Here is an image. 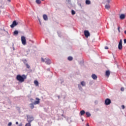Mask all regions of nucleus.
I'll list each match as a JSON object with an SVG mask.
<instances>
[{"label": "nucleus", "instance_id": "nucleus-9", "mask_svg": "<svg viewBox=\"0 0 126 126\" xmlns=\"http://www.w3.org/2000/svg\"><path fill=\"white\" fill-rule=\"evenodd\" d=\"M45 63H46V64H51L52 63V62L51 61V60L49 58H45Z\"/></svg>", "mask_w": 126, "mask_h": 126}, {"label": "nucleus", "instance_id": "nucleus-30", "mask_svg": "<svg viewBox=\"0 0 126 126\" xmlns=\"http://www.w3.org/2000/svg\"><path fill=\"white\" fill-rule=\"evenodd\" d=\"M120 29H121V28L120 27H118L117 29H118L119 33H121V30H120Z\"/></svg>", "mask_w": 126, "mask_h": 126}, {"label": "nucleus", "instance_id": "nucleus-18", "mask_svg": "<svg viewBox=\"0 0 126 126\" xmlns=\"http://www.w3.org/2000/svg\"><path fill=\"white\" fill-rule=\"evenodd\" d=\"M86 115L88 118H89V117H91V114L89 113V112H86Z\"/></svg>", "mask_w": 126, "mask_h": 126}, {"label": "nucleus", "instance_id": "nucleus-44", "mask_svg": "<svg viewBox=\"0 0 126 126\" xmlns=\"http://www.w3.org/2000/svg\"><path fill=\"white\" fill-rule=\"evenodd\" d=\"M38 20H39V23H40V25H41V21L40 20V19H39Z\"/></svg>", "mask_w": 126, "mask_h": 126}, {"label": "nucleus", "instance_id": "nucleus-29", "mask_svg": "<svg viewBox=\"0 0 126 126\" xmlns=\"http://www.w3.org/2000/svg\"><path fill=\"white\" fill-rule=\"evenodd\" d=\"M41 62H42V63H45V59H44V58H41Z\"/></svg>", "mask_w": 126, "mask_h": 126}, {"label": "nucleus", "instance_id": "nucleus-16", "mask_svg": "<svg viewBox=\"0 0 126 126\" xmlns=\"http://www.w3.org/2000/svg\"><path fill=\"white\" fill-rule=\"evenodd\" d=\"M86 112H85V111L84 110H82L80 111V114L81 116H83L85 114H86Z\"/></svg>", "mask_w": 126, "mask_h": 126}, {"label": "nucleus", "instance_id": "nucleus-26", "mask_svg": "<svg viewBox=\"0 0 126 126\" xmlns=\"http://www.w3.org/2000/svg\"><path fill=\"white\" fill-rule=\"evenodd\" d=\"M23 63H24V64H27V60L26 59H25L24 61H23Z\"/></svg>", "mask_w": 126, "mask_h": 126}, {"label": "nucleus", "instance_id": "nucleus-33", "mask_svg": "<svg viewBox=\"0 0 126 126\" xmlns=\"http://www.w3.org/2000/svg\"><path fill=\"white\" fill-rule=\"evenodd\" d=\"M27 53V55H29L30 53V51L28 50L26 51Z\"/></svg>", "mask_w": 126, "mask_h": 126}, {"label": "nucleus", "instance_id": "nucleus-13", "mask_svg": "<svg viewBox=\"0 0 126 126\" xmlns=\"http://www.w3.org/2000/svg\"><path fill=\"white\" fill-rule=\"evenodd\" d=\"M19 33V32H18V31L17 30H15L14 31L13 33V35L14 36H17V35Z\"/></svg>", "mask_w": 126, "mask_h": 126}, {"label": "nucleus", "instance_id": "nucleus-32", "mask_svg": "<svg viewBox=\"0 0 126 126\" xmlns=\"http://www.w3.org/2000/svg\"><path fill=\"white\" fill-rule=\"evenodd\" d=\"M121 107H122V109H123V110H125V105H122Z\"/></svg>", "mask_w": 126, "mask_h": 126}, {"label": "nucleus", "instance_id": "nucleus-10", "mask_svg": "<svg viewBox=\"0 0 126 126\" xmlns=\"http://www.w3.org/2000/svg\"><path fill=\"white\" fill-rule=\"evenodd\" d=\"M110 74H111V72H110V70H107L105 71L106 76H107V77H109V76H110Z\"/></svg>", "mask_w": 126, "mask_h": 126}, {"label": "nucleus", "instance_id": "nucleus-58", "mask_svg": "<svg viewBox=\"0 0 126 126\" xmlns=\"http://www.w3.org/2000/svg\"><path fill=\"white\" fill-rule=\"evenodd\" d=\"M80 6H81V4H80Z\"/></svg>", "mask_w": 126, "mask_h": 126}, {"label": "nucleus", "instance_id": "nucleus-25", "mask_svg": "<svg viewBox=\"0 0 126 126\" xmlns=\"http://www.w3.org/2000/svg\"><path fill=\"white\" fill-rule=\"evenodd\" d=\"M71 14L72 15H74V14H75V11H74V10H71Z\"/></svg>", "mask_w": 126, "mask_h": 126}, {"label": "nucleus", "instance_id": "nucleus-11", "mask_svg": "<svg viewBox=\"0 0 126 126\" xmlns=\"http://www.w3.org/2000/svg\"><path fill=\"white\" fill-rule=\"evenodd\" d=\"M92 78H93V79H94V80H96L97 78V75H96V74H93L92 75Z\"/></svg>", "mask_w": 126, "mask_h": 126}, {"label": "nucleus", "instance_id": "nucleus-35", "mask_svg": "<svg viewBox=\"0 0 126 126\" xmlns=\"http://www.w3.org/2000/svg\"><path fill=\"white\" fill-rule=\"evenodd\" d=\"M121 90L122 91H125V88L122 87V88H121Z\"/></svg>", "mask_w": 126, "mask_h": 126}, {"label": "nucleus", "instance_id": "nucleus-39", "mask_svg": "<svg viewBox=\"0 0 126 126\" xmlns=\"http://www.w3.org/2000/svg\"><path fill=\"white\" fill-rule=\"evenodd\" d=\"M124 44H126V39H124Z\"/></svg>", "mask_w": 126, "mask_h": 126}, {"label": "nucleus", "instance_id": "nucleus-49", "mask_svg": "<svg viewBox=\"0 0 126 126\" xmlns=\"http://www.w3.org/2000/svg\"><path fill=\"white\" fill-rule=\"evenodd\" d=\"M13 51H14V50H15V48L14 47H13Z\"/></svg>", "mask_w": 126, "mask_h": 126}, {"label": "nucleus", "instance_id": "nucleus-5", "mask_svg": "<svg viewBox=\"0 0 126 126\" xmlns=\"http://www.w3.org/2000/svg\"><path fill=\"white\" fill-rule=\"evenodd\" d=\"M111 103H112L111 99L107 98L105 100L104 104L106 105V106H109Z\"/></svg>", "mask_w": 126, "mask_h": 126}, {"label": "nucleus", "instance_id": "nucleus-57", "mask_svg": "<svg viewBox=\"0 0 126 126\" xmlns=\"http://www.w3.org/2000/svg\"><path fill=\"white\" fill-rule=\"evenodd\" d=\"M62 116H63V114H62Z\"/></svg>", "mask_w": 126, "mask_h": 126}, {"label": "nucleus", "instance_id": "nucleus-38", "mask_svg": "<svg viewBox=\"0 0 126 126\" xmlns=\"http://www.w3.org/2000/svg\"><path fill=\"white\" fill-rule=\"evenodd\" d=\"M30 100L32 103H33V101H34V99H33V98H31Z\"/></svg>", "mask_w": 126, "mask_h": 126}, {"label": "nucleus", "instance_id": "nucleus-21", "mask_svg": "<svg viewBox=\"0 0 126 126\" xmlns=\"http://www.w3.org/2000/svg\"><path fill=\"white\" fill-rule=\"evenodd\" d=\"M35 2L37 3V4H41V0H36Z\"/></svg>", "mask_w": 126, "mask_h": 126}, {"label": "nucleus", "instance_id": "nucleus-6", "mask_svg": "<svg viewBox=\"0 0 126 126\" xmlns=\"http://www.w3.org/2000/svg\"><path fill=\"white\" fill-rule=\"evenodd\" d=\"M21 42L22 44L24 45V46H25V45H26V37H25V36H21Z\"/></svg>", "mask_w": 126, "mask_h": 126}, {"label": "nucleus", "instance_id": "nucleus-45", "mask_svg": "<svg viewBox=\"0 0 126 126\" xmlns=\"http://www.w3.org/2000/svg\"><path fill=\"white\" fill-rule=\"evenodd\" d=\"M16 125H18V122H16Z\"/></svg>", "mask_w": 126, "mask_h": 126}, {"label": "nucleus", "instance_id": "nucleus-28", "mask_svg": "<svg viewBox=\"0 0 126 126\" xmlns=\"http://www.w3.org/2000/svg\"><path fill=\"white\" fill-rule=\"evenodd\" d=\"M25 126H31V123H30L28 122V123H27L25 125Z\"/></svg>", "mask_w": 126, "mask_h": 126}, {"label": "nucleus", "instance_id": "nucleus-24", "mask_svg": "<svg viewBox=\"0 0 126 126\" xmlns=\"http://www.w3.org/2000/svg\"><path fill=\"white\" fill-rule=\"evenodd\" d=\"M79 64H80V65H81V66H83L84 64L83 61H80V62H79Z\"/></svg>", "mask_w": 126, "mask_h": 126}, {"label": "nucleus", "instance_id": "nucleus-12", "mask_svg": "<svg viewBox=\"0 0 126 126\" xmlns=\"http://www.w3.org/2000/svg\"><path fill=\"white\" fill-rule=\"evenodd\" d=\"M120 19H125L126 18V15L125 14H121L120 15Z\"/></svg>", "mask_w": 126, "mask_h": 126}, {"label": "nucleus", "instance_id": "nucleus-4", "mask_svg": "<svg viewBox=\"0 0 126 126\" xmlns=\"http://www.w3.org/2000/svg\"><path fill=\"white\" fill-rule=\"evenodd\" d=\"M118 49L120 51L123 50V39H121L118 44Z\"/></svg>", "mask_w": 126, "mask_h": 126}, {"label": "nucleus", "instance_id": "nucleus-59", "mask_svg": "<svg viewBox=\"0 0 126 126\" xmlns=\"http://www.w3.org/2000/svg\"><path fill=\"white\" fill-rule=\"evenodd\" d=\"M94 103H96V101H94Z\"/></svg>", "mask_w": 126, "mask_h": 126}, {"label": "nucleus", "instance_id": "nucleus-55", "mask_svg": "<svg viewBox=\"0 0 126 126\" xmlns=\"http://www.w3.org/2000/svg\"><path fill=\"white\" fill-rule=\"evenodd\" d=\"M42 1H44V0H41Z\"/></svg>", "mask_w": 126, "mask_h": 126}, {"label": "nucleus", "instance_id": "nucleus-41", "mask_svg": "<svg viewBox=\"0 0 126 126\" xmlns=\"http://www.w3.org/2000/svg\"><path fill=\"white\" fill-rule=\"evenodd\" d=\"M58 35H59V37H61V34H60L59 32H58Z\"/></svg>", "mask_w": 126, "mask_h": 126}, {"label": "nucleus", "instance_id": "nucleus-27", "mask_svg": "<svg viewBox=\"0 0 126 126\" xmlns=\"http://www.w3.org/2000/svg\"><path fill=\"white\" fill-rule=\"evenodd\" d=\"M26 65L27 68H28L29 69V68H30V65H29V64H28V63H27L26 64Z\"/></svg>", "mask_w": 126, "mask_h": 126}, {"label": "nucleus", "instance_id": "nucleus-40", "mask_svg": "<svg viewBox=\"0 0 126 126\" xmlns=\"http://www.w3.org/2000/svg\"><path fill=\"white\" fill-rule=\"evenodd\" d=\"M81 120H82V122H84V120L83 119V118H81Z\"/></svg>", "mask_w": 126, "mask_h": 126}, {"label": "nucleus", "instance_id": "nucleus-3", "mask_svg": "<svg viewBox=\"0 0 126 126\" xmlns=\"http://www.w3.org/2000/svg\"><path fill=\"white\" fill-rule=\"evenodd\" d=\"M27 118L28 123H30V124L34 121V117L31 115H27Z\"/></svg>", "mask_w": 126, "mask_h": 126}, {"label": "nucleus", "instance_id": "nucleus-34", "mask_svg": "<svg viewBox=\"0 0 126 126\" xmlns=\"http://www.w3.org/2000/svg\"><path fill=\"white\" fill-rule=\"evenodd\" d=\"M89 84H90V85H92V84H93V81H90L89 82Z\"/></svg>", "mask_w": 126, "mask_h": 126}, {"label": "nucleus", "instance_id": "nucleus-42", "mask_svg": "<svg viewBox=\"0 0 126 126\" xmlns=\"http://www.w3.org/2000/svg\"><path fill=\"white\" fill-rule=\"evenodd\" d=\"M2 30L3 31H4V32H6V31H5V29H3Z\"/></svg>", "mask_w": 126, "mask_h": 126}, {"label": "nucleus", "instance_id": "nucleus-50", "mask_svg": "<svg viewBox=\"0 0 126 126\" xmlns=\"http://www.w3.org/2000/svg\"><path fill=\"white\" fill-rule=\"evenodd\" d=\"M7 34H8V31H6Z\"/></svg>", "mask_w": 126, "mask_h": 126}, {"label": "nucleus", "instance_id": "nucleus-48", "mask_svg": "<svg viewBox=\"0 0 126 126\" xmlns=\"http://www.w3.org/2000/svg\"><path fill=\"white\" fill-rule=\"evenodd\" d=\"M124 33H125V34H126V31H124Z\"/></svg>", "mask_w": 126, "mask_h": 126}, {"label": "nucleus", "instance_id": "nucleus-22", "mask_svg": "<svg viewBox=\"0 0 126 126\" xmlns=\"http://www.w3.org/2000/svg\"><path fill=\"white\" fill-rule=\"evenodd\" d=\"M86 85V84L85 83V82L83 81L81 82V85H82V86L84 87V86H85Z\"/></svg>", "mask_w": 126, "mask_h": 126}, {"label": "nucleus", "instance_id": "nucleus-51", "mask_svg": "<svg viewBox=\"0 0 126 126\" xmlns=\"http://www.w3.org/2000/svg\"><path fill=\"white\" fill-rule=\"evenodd\" d=\"M67 1H68V2H69V1H70V0H67Z\"/></svg>", "mask_w": 126, "mask_h": 126}, {"label": "nucleus", "instance_id": "nucleus-53", "mask_svg": "<svg viewBox=\"0 0 126 126\" xmlns=\"http://www.w3.org/2000/svg\"><path fill=\"white\" fill-rule=\"evenodd\" d=\"M4 53H5V50H4Z\"/></svg>", "mask_w": 126, "mask_h": 126}, {"label": "nucleus", "instance_id": "nucleus-36", "mask_svg": "<svg viewBox=\"0 0 126 126\" xmlns=\"http://www.w3.org/2000/svg\"><path fill=\"white\" fill-rule=\"evenodd\" d=\"M104 49H105V50H108V49H109V47H108V46H105V48H104Z\"/></svg>", "mask_w": 126, "mask_h": 126}, {"label": "nucleus", "instance_id": "nucleus-47", "mask_svg": "<svg viewBox=\"0 0 126 126\" xmlns=\"http://www.w3.org/2000/svg\"><path fill=\"white\" fill-rule=\"evenodd\" d=\"M57 97H58V99H60V95H58Z\"/></svg>", "mask_w": 126, "mask_h": 126}, {"label": "nucleus", "instance_id": "nucleus-37", "mask_svg": "<svg viewBox=\"0 0 126 126\" xmlns=\"http://www.w3.org/2000/svg\"><path fill=\"white\" fill-rule=\"evenodd\" d=\"M106 2H107V3H110V0H107Z\"/></svg>", "mask_w": 126, "mask_h": 126}, {"label": "nucleus", "instance_id": "nucleus-2", "mask_svg": "<svg viewBox=\"0 0 126 126\" xmlns=\"http://www.w3.org/2000/svg\"><path fill=\"white\" fill-rule=\"evenodd\" d=\"M35 100H36L34 101L33 103L30 104V107L32 109H34V105H38L40 103V98L36 97Z\"/></svg>", "mask_w": 126, "mask_h": 126}, {"label": "nucleus", "instance_id": "nucleus-17", "mask_svg": "<svg viewBox=\"0 0 126 126\" xmlns=\"http://www.w3.org/2000/svg\"><path fill=\"white\" fill-rule=\"evenodd\" d=\"M78 87L79 88V90H80V91H82V90H83V89H82V87H81V85L78 84Z\"/></svg>", "mask_w": 126, "mask_h": 126}, {"label": "nucleus", "instance_id": "nucleus-52", "mask_svg": "<svg viewBox=\"0 0 126 126\" xmlns=\"http://www.w3.org/2000/svg\"><path fill=\"white\" fill-rule=\"evenodd\" d=\"M8 1H9V2H10V0H7Z\"/></svg>", "mask_w": 126, "mask_h": 126}, {"label": "nucleus", "instance_id": "nucleus-19", "mask_svg": "<svg viewBox=\"0 0 126 126\" xmlns=\"http://www.w3.org/2000/svg\"><path fill=\"white\" fill-rule=\"evenodd\" d=\"M67 60H68V61H69V62H71V61H72V60H73V58L71 56H69L67 58Z\"/></svg>", "mask_w": 126, "mask_h": 126}, {"label": "nucleus", "instance_id": "nucleus-31", "mask_svg": "<svg viewBox=\"0 0 126 126\" xmlns=\"http://www.w3.org/2000/svg\"><path fill=\"white\" fill-rule=\"evenodd\" d=\"M12 125V123L9 122V123L8 124V126H11Z\"/></svg>", "mask_w": 126, "mask_h": 126}, {"label": "nucleus", "instance_id": "nucleus-46", "mask_svg": "<svg viewBox=\"0 0 126 126\" xmlns=\"http://www.w3.org/2000/svg\"><path fill=\"white\" fill-rule=\"evenodd\" d=\"M86 126H90L88 123L87 124Z\"/></svg>", "mask_w": 126, "mask_h": 126}, {"label": "nucleus", "instance_id": "nucleus-56", "mask_svg": "<svg viewBox=\"0 0 126 126\" xmlns=\"http://www.w3.org/2000/svg\"><path fill=\"white\" fill-rule=\"evenodd\" d=\"M47 70H50V69H48Z\"/></svg>", "mask_w": 126, "mask_h": 126}, {"label": "nucleus", "instance_id": "nucleus-1", "mask_svg": "<svg viewBox=\"0 0 126 126\" xmlns=\"http://www.w3.org/2000/svg\"><path fill=\"white\" fill-rule=\"evenodd\" d=\"M27 78V76L25 74L20 75L18 74L16 76V79L19 82L22 83V82H24L25 79Z\"/></svg>", "mask_w": 126, "mask_h": 126}, {"label": "nucleus", "instance_id": "nucleus-54", "mask_svg": "<svg viewBox=\"0 0 126 126\" xmlns=\"http://www.w3.org/2000/svg\"><path fill=\"white\" fill-rule=\"evenodd\" d=\"M63 81H62V82H61V84L63 83Z\"/></svg>", "mask_w": 126, "mask_h": 126}, {"label": "nucleus", "instance_id": "nucleus-23", "mask_svg": "<svg viewBox=\"0 0 126 126\" xmlns=\"http://www.w3.org/2000/svg\"><path fill=\"white\" fill-rule=\"evenodd\" d=\"M105 7L106 9H109V8H110V5H109V4H106Z\"/></svg>", "mask_w": 126, "mask_h": 126}, {"label": "nucleus", "instance_id": "nucleus-15", "mask_svg": "<svg viewBox=\"0 0 126 126\" xmlns=\"http://www.w3.org/2000/svg\"><path fill=\"white\" fill-rule=\"evenodd\" d=\"M86 4L88 5L91 4V1H90V0H86Z\"/></svg>", "mask_w": 126, "mask_h": 126}, {"label": "nucleus", "instance_id": "nucleus-43", "mask_svg": "<svg viewBox=\"0 0 126 126\" xmlns=\"http://www.w3.org/2000/svg\"><path fill=\"white\" fill-rule=\"evenodd\" d=\"M19 126H22V123H21L19 125Z\"/></svg>", "mask_w": 126, "mask_h": 126}, {"label": "nucleus", "instance_id": "nucleus-14", "mask_svg": "<svg viewBox=\"0 0 126 126\" xmlns=\"http://www.w3.org/2000/svg\"><path fill=\"white\" fill-rule=\"evenodd\" d=\"M43 18L44 20H45V21L48 20V16L46 14H44L43 15Z\"/></svg>", "mask_w": 126, "mask_h": 126}, {"label": "nucleus", "instance_id": "nucleus-8", "mask_svg": "<svg viewBox=\"0 0 126 126\" xmlns=\"http://www.w3.org/2000/svg\"><path fill=\"white\" fill-rule=\"evenodd\" d=\"M84 33L86 38H88L90 36V32L87 30L84 31Z\"/></svg>", "mask_w": 126, "mask_h": 126}, {"label": "nucleus", "instance_id": "nucleus-7", "mask_svg": "<svg viewBox=\"0 0 126 126\" xmlns=\"http://www.w3.org/2000/svg\"><path fill=\"white\" fill-rule=\"evenodd\" d=\"M18 25V23L16 22V20H14L12 23V24L10 25L11 28H14L15 26H17Z\"/></svg>", "mask_w": 126, "mask_h": 126}, {"label": "nucleus", "instance_id": "nucleus-20", "mask_svg": "<svg viewBox=\"0 0 126 126\" xmlns=\"http://www.w3.org/2000/svg\"><path fill=\"white\" fill-rule=\"evenodd\" d=\"M34 83L35 86H39V82H38L37 80H34Z\"/></svg>", "mask_w": 126, "mask_h": 126}]
</instances>
